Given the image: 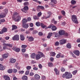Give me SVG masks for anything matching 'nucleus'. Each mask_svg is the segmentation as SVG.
Returning <instances> with one entry per match:
<instances>
[{"label":"nucleus","mask_w":80,"mask_h":80,"mask_svg":"<svg viewBox=\"0 0 80 80\" xmlns=\"http://www.w3.org/2000/svg\"><path fill=\"white\" fill-rule=\"evenodd\" d=\"M51 15V12H48V16H47L45 18V19H47V18H50V15Z\"/></svg>","instance_id":"31"},{"label":"nucleus","mask_w":80,"mask_h":80,"mask_svg":"<svg viewBox=\"0 0 80 80\" xmlns=\"http://www.w3.org/2000/svg\"><path fill=\"white\" fill-rule=\"evenodd\" d=\"M13 19H14L15 22H19L21 19V16L17 12L14 13V15L12 17Z\"/></svg>","instance_id":"1"},{"label":"nucleus","mask_w":80,"mask_h":80,"mask_svg":"<svg viewBox=\"0 0 80 80\" xmlns=\"http://www.w3.org/2000/svg\"><path fill=\"white\" fill-rule=\"evenodd\" d=\"M16 62V59L12 58H11L10 59V63H14Z\"/></svg>","instance_id":"13"},{"label":"nucleus","mask_w":80,"mask_h":80,"mask_svg":"<svg viewBox=\"0 0 80 80\" xmlns=\"http://www.w3.org/2000/svg\"><path fill=\"white\" fill-rule=\"evenodd\" d=\"M38 67L39 68H42V66L40 64H39L38 65Z\"/></svg>","instance_id":"54"},{"label":"nucleus","mask_w":80,"mask_h":80,"mask_svg":"<svg viewBox=\"0 0 80 80\" xmlns=\"http://www.w3.org/2000/svg\"><path fill=\"white\" fill-rule=\"evenodd\" d=\"M20 39L22 41H23L24 40H25V37L22 35H20Z\"/></svg>","instance_id":"28"},{"label":"nucleus","mask_w":80,"mask_h":80,"mask_svg":"<svg viewBox=\"0 0 80 80\" xmlns=\"http://www.w3.org/2000/svg\"><path fill=\"white\" fill-rule=\"evenodd\" d=\"M27 45H22L21 46V47L22 48H27Z\"/></svg>","instance_id":"39"},{"label":"nucleus","mask_w":80,"mask_h":80,"mask_svg":"<svg viewBox=\"0 0 80 80\" xmlns=\"http://www.w3.org/2000/svg\"><path fill=\"white\" fill-rule=\"evenodd\" d=\"M57 29V28L56 27V26H53L52 27V31H55Z\"/></svg>","instance_id":"30"},{"label":"nucleus","mask_w":80,"mask_h":80,"mask_svg":"<svg viewBox=\"0 0 80 80\" xmlns=\"http://www.w3.org/2000/svg\"><path fill=\"white\" fill-rule=\"evenodd\" d=\"M53 60H54V58L53 57H52L50 58V60L51 62H52Z\"/></svg>","instance_id":"63"},{"label":"nucleus","mask_w":80,"mask_h":80,"mask_svg":"<svg viewBox=\"0 0 80 80\" xmlns=\"http://www.w3.org/2000/svg\"><path fill=\"white\" fill-rule=\"evenodd\" d=\"M58 33L60 35H65V31L63 30H60Z\"/></svg>","instance_id":"14"},{"label":"nucleus","mask_w":80,"mask_h":80,"mask_svg":"<svg viewBox=\"0 0 80 80\" xmlns=\"http://www.w3.org/2000/svg\"><path fill=\"white\" fill-rule=\"evenodd\" d=\"M77 42L78 43H80V38L78 39L77 40Z\"/></svg>","instance_id":"64"},{"label":"nucleus","mask_w":80,"mask_h":80,"mask_svg":"<svg viewBox=\"0 0 80 80\" xmlns=\"http://www.w3.org/2000/svg\"><path fill=\"white\" fill-rule=\"evenodd\" d=\"M12 50L16 52H19L20 51V49L18 48H17L15 47L12 48Z\"/></svg>","instance_id":"11"},{"label":"nucleus","mask_w":80,"mask_h":80,"mask_svg":"<svg viewBox=\"0 0 80 80\" xmlns=\"http://www.w3.org/2000/svg\"><path fill=\"white\" fill-rule=\"evenodd\" d=\"M24 73V71H20L19 72V74H23Z\"/></svg>","instance_id":"45"},{"label":"nucleus","mask_w":80,"mask_h":80,"mask_svg":"<svg viewBox=\"0 0 80 80\" xmlns=\"http://www.w3.org/2000/svg\"><path fill=\"white\" fill-rule=\"evenodd\" d=\"M66 40L65 39H62L59 41L60 43V45H63L66 43Z\"/></svg>","instance_id":"10"},{"label":"nucleus","mask_w":80,"mask_h":80,"mask_svg":"<svg viewBox=\"0 0 80 80\" xmlns=\"http://www.w3.org/2000/svg\"><path fill=\"white\" fill-rule=\"evenodd\" d=\"M17 65H18V64H16V67L18 68V70H20V67L19 66H17Z\"/></svg>","instance_id":"46"},{"label":"nucleus","mask_w":80,"mask_h":80,"mask_svg":"<svg viewBox=\"0 0 80 80\" xmlns=\"http://www.w3.org/2000/svg\"><path fill=\"white\" fill-rule=\"evenodd\" d=\"M45 76H42V80H45Z\"/></svg>","instance_id":"59"},{"label":"nucleus","mask_w":80,"mask_h":80,"mask_svg":"<svg viewBox=\"0 0 80 80\" xmlns=\"http://www.w3.org/2000/svg\"><path fill=\"white\" fill-rule=\"evenodd\" d=\"M5 69V68L2 65L0 64V70H4Z\"/></svg>","instance_id":"19"},{"label":"nucleus","mask_w":80,"mask_h":80,"mask_svg":"<svg viewBox=\"0 0 80 80\" xmlns=\"http://www.w3.org/2000/svg\"><path fill=\"white\" fill-rule=\"evenodd\" d=\"M22 52H23V53H24V52H26V49H22Z\"/></svg>","instance_id":"49"},{"label":"nucleus","mask_w":80,"mask_h":80,"mask_svg":"<svg viewBox=\"0 0 80 80\" xmlns=\"http://www.w3.org/2000/svg\"><path fill=\"white\" fill-rule=\"evenodd\" d=\"M41 27H42V28H45L47 27V26H46V25H44V24H43V23H41Z\"/></svg>","instance_id":"32"},{"label":"nucleus","mask_w":80,"mask_h":80,"mask_svg":"<svg viewBox=\"0 0 80 80\" xmlns=\"http://www.w3.org/2000/svg\"><path fill=\"white\" fill-rule=\"evenodd\" d=\"M34 19L35 20H38V19H39V18L37 16H35L34 17Z\"/></svg>","instance_id":"43"},{"label":"nucleus","mask_w":80,"mask_h":80,"mask_svg":"<svg viewBox=\"0 0 80 80\" xmlns=\"http://www.w3.org/2000/svg\"><path fill=\"white\" fill-rule=\"evenodd\" d=\"M61 13L63 15H65V12L64 11H61Z\"/></svg>","instance_id":"51"},{"label":"nucleus","mask_w":80,"mask_h":80,"mask_svg":"<svg viewBox=\"0 0 80 80\" xmlns=\"http://www.w3.org/2000/svg\"><path fill=\"white\" fill-rule=\"evenodd\" d=\"M3 77L5 80H10V77L8 76H4Z\"/></svg>","instance_id":"21"},{"label":"nucleus","mask_w":80,"mask_h":80,"mask_svg":"<svg viewBox=\"0 0 80 80\" xmlns=\"http://www.w3.org/2000/svg\"><path fill=\"white\" fill-rule=\"evenodd\" d=\"M0 22H1V23H3V22H5V20L4 19H2L0 20Z\"/></svg>","instance_id":"44"},{"label":"nucleus","mask_w":80,"mask_h":80,"mask_svg":"<svg viewBox=\"0 0 80 80\" xmlns=\"http://www.w3.org/2000/svg\"><path fill=\"white\" fill-rule=\"evenodd\" d=\"M77 73V70L74 71H73L72 72V73H73V75H75V74H76V73Z\"/></svg>","instance_id":"47"},{"label":"nucleus","mask_w":80,"mask_h":80,"mask_svg":"<svg viewBox=\"0 0 80 80\" xmlns=\"http://www.w3.org/2000/svg\"><path fill=\"white\" fill-rule=\"evenodd\" d=\"M22 79L23 80H27L28 77L26 76H24L22 77Z\"/></svg>","instance_id":"26"},{"label":"nucleus","mask_w":80,"mask_h":80,"mask_svg":"<svg viewBox=\"0 0 80 80\" xmlns=\"http://www.w3.org/2000/svg\"><path fill=\"white\" fill-rule=\"evenodd\" d=\"M34 78L36 80H40V77L38 74H36L34 75Z\"/></svg>","instance_id":"15"},{"label":"nucleus","mask_w":80,"mask_h":80,"mask_svg":"<svg viewBox=\"0 0 80 80\" xmlns=\"http://www.w3.org/2000/svg\"><path fill=\"white\" fill-rule=\"evenodd\" d=\"M71 17V19L73 22H75V23H78V21H77V18L76 16L72 15V16Z\"/></svg>","instance_id":"4"},{"label":"nucleus","mask_w":80,"mask_h":80,"mask_svg":"<svg viewBox=\"0 0 80 80\" xmlns=\"http://www.w3.org/2000/svg\"><path fill=\"white\" fill-rule=\"evenodd\" d=\"M27 22V19L25 18L23 19L22 20V25H23L24 24H25Z\"/></svg>","instance_id":"18"},{"label":"nucleus","mask_w":80,"mask_h":80,"mask_svg":"<svg viewBox=\"0 0 80 80\" xmlns=\"http://www.w3.org/2000/svg\"><path fill=\"white\" fill-rule=\"evenodd\" d=\"M29 74V71H27L25 72V75H28Z\"/></svg>","instance_id":"61"},{"label":"nucleus","mask_w":80,"mask_h":80,"mask_svg":"<svg viewBox=\"0 0 80 80\" xmlns=\"http://www.w3.org/2000/svg\"><path fill=\"white\" fill-rule=\"evenodd\" d=\"M12 30H15L17 29V27L15 26V25H12Z\"/></svg>","instance_id":"25"},{"label":"nucleus","mask_w":80,"mask_h":80,"mask_svg":"<svg viewBox=\"0 0 80 80\" xmlns=\"http://www.w3.org/2000/svg\"><path fill=\"white\" fill-rule=\"evenodd\" d=\"M42 12H39L37 14L38 16V17H40V16L42 15Z\"/></svg>","instance_id":"40"},{"label":"nucleus","mask_w":80,"mask_h":80,"mask_svg":"<svg viewBox=\"0 0 80 80\" xmlns=\"http://www.w3.org/2000/svg\"><path fill=\"white\" fill-rule=\"evenodd\" d=\"M34 75V73H33V72H30V76H33V75Z\"/></svg>","instance_id":"53"},{"label":"nucleus","mask_w":80,"mask_h":80,"mask_svg":"<svg viewBox=\"0 0 80 80\" xmlns=\"http://www.w3.org/2000/svg\"><path fill=\"white\" fill-rule=\"evenodd\" d=\"M61 70L62 72H65V69L63 68H62L61 69Z\"/></svg>","instance_id":"55"},{"label":"nucleus","mask_w":80,"mask_h":80,"mask_svg":"<svg viewBox=\"0 0 80 80\" xmlns=\"http://www.w3.org/2000/svg\"><path fill=\"white\" fill-rule=\"evenodd\" d=\"M36 25L37 27H39V26H40V23L39 22H37L36 23Z\"/></svg>","instance_id":"36"},{"label":"nucleus","mask_w":80,"mask_h":80,"mask_svg":"<svg viewBox=\"0 0 80 80\" xmlns=\"http://www.w3.org/2000/svg\"><path fill=\"white\" fill-rule=\"evenodd\" d=\"M38 35L39 36H42V35H43V33L41 32H39Z\"/></svg>","instance_id":"56"},{"label":"nucleus","mask_w":80,"mask_h":80,"mask_svg":"<svg viewBox=\"0 0 80 80\" xmlns=\"http://www.w3.org/2000/svg\"><path fill=\"white\" fill-rule=\"evenodd\" d=\"M7 32V28H6L5 27H4L2 30L1 31H0V34H3V33H5Z\"/></svg>","instance_id":"8"},{"label":"nucleus","mask_w":80,"mask_h":80,"mask_svg":"<svg viewBox=\"0 0 80 80\" xmlns=\"http://www.w3.org/2000/svg\"><path fill=\"white\" fill-rule=\"evenodd\" d=\"M22 27L23 28H27L28 27V25L27 24H22Z\"/></svg>","instance_id":"23"},{"label":"nucleus","mask_w":80,"mask_h":80,"mask_svg":"<svg viewBox=\"0 0 80 80\" xmlns=\"http://www.w3.org/2000/svg\"><path fill=\"white\" fill-rule=\"evenodd\" d=\"M54 71L55 72L56 75H58L59 74V71L58 69L56 68H55L54 69Z\"/></svg>","instance_id":"22"},{"label":"nucleus","mask_w":80,"mask_h":80,"mask_svg":"<svg viewBox=\"0 0 80 80\" xmlns=\"http://www.w3.org/2000/svg\"><path fill=\"white\" fill-rule=\"evenodd\" d=\"M4 12H5V14L3 13H1V14H0V19L2 18L5 17V14L8 13V9H5L4 10Z\"/></svg>","instance_id":"5"},{"label":"nucleus","mask_w":80,"mask_h":80,"mask_svg":"<svg viewBox=\"0 0 80 80\" xmlns=\"http://www.w3.org/2000/svg\"><path fill=\"white\" fill-rule=\"evenodd\" d=\"M21 10L24 13H27V11L28 10V7L25 6L24 7L23 9H22Z\"/></svg>","instance_id":"7"},{"label":"nucleus","mask_w":80,"mask_h":80,"mask_svg":"<svg viewBox=\"0 0 80 80\" xmlns=\"http://www.w3.org/2000/svg\"><path fill=\"white\" fill-rule=\"evenodd\" d=\"M32 63H33V64H34V63H36V61H34V60H32L31 61Z\"/></svg>","instance_id":"60"},{"label":"nucleus","mask_w":80,"mask_h":80,"mask_svg":"<svg viewBox=\"0 0 80 80\" xmlns=\"http://www.w3.org/2000/svg\"><path fill=\"white\" fill-rule=\"evenodd\" d=\"M38 54L36 56V60H39L41 57H42L43 55V54L40 52H38Z\"/></svg>","instance_id":"3"},{"label":"nucleus","mask_w":80,"mask_h":80,"mask_svg":"<svg viewBox=\"0 0 80 80\" xmlns=\"http://www.w3.org/2000/svg\"><path fill=\"white\" fill-rule=\"evenodd\" d=\"M62 77L64 78L68 79L72 77V75L70 72H66L64 74L62 75Z\"/></svg>","instance_id":"2"},{"label":"nucleus","mask_w":80,"mask_h":80,"mask_svg":"<svg viewBox=\"0 0 80 80\" xmlns=\"http://www.w3.org/2000/svg\"><path fill=\"white\" fill-rule=\"evenodd\" d=\"M32 33L33 34H35V33H38V31H34Z\"/></svg>","instance_id":"58"},{"label":"nucleus","mask_w":80,"mask_h":80,"mask_svg":"<svg viewBox=\"0 0 80 80\" xmlns=\"http://www.w3.org/2000/svg\"><path fill=\"white\" fill-rule=\"evenodd\" d=\"M42 9V10H44V7L42 6H38V8L37 9V11H38V12H39V9Z\"/></svg>","instance_id":"17"},{"label":"nucleus","mask_w":80,"mask_h":80,"mask_svg":"<svg viewBox=\"0 0 80 80\" xmlns=\"http://www.w3.org/2000/svg\"><path fill=\"white\" fill-rule=\"evenodd\" d=\"M13 72L14 73H17V70L14 69L13 70Z\"/></svg>","instance_id":"57"},{"label":"nucleus","mask_w":80,"mask_h":80,"mask_svg":"<svg viewBox=\"0 0 80 80\" xmlns=\"http://www.w3.org/2000/svg\"><path fill=\"white\" fill-rule=\"evenodd\" d=\"M3 45L4 46H5V47H9L10 48H12L13 47V45L10 43L6 44L4 43L3 44Z\"/></svg>","instance_id":"9"},{"label":"nucleus","mask_w":80,"mask_h":80,"mask_svg":"<svg viewBox=\"0 0 80 80\" xmlns=\"http://www.w3.org/2000/svg\"><path fill=\"white\" fill-rule=\"evenodd\" d=\"M24 57L27 58L28 57V54H24Z\"/></svg>","instance_id":"62"},{"label":"nucleus","mask_w":80,"mask_h":80,"mask_svg":"<svg viewBox=\"0 0 80 80\" xmlns=\"http://www.w3.org/2000/svg\"><path fill=\"white\" fill-rule=\"evenodd\" d=\"M24 5H29V3H28V2H25L24 3Z\"/></svg>","instance_id":"48"},{"label":"nucleus","mask_w":80,"mask_h":80,"mask_svg":"<svg viewBox=\"0 0 80 80\" xmlns=\"http://www.w3.org/2000/svg\"><path fill=\"white\" fill-rule=\"evenodd\" d=\"M51 2L54 3V4L57 3V0H51Z\"/></svg>","instance_id":"41"},{"label":"nucleus","mask_w":80,"mask_h":80,"mask_svg":"<svg viewBox=\"0 0 80 80\" xmlns=\"http://www.w3.org/2000/svg\"><path fill=\"white\" fill-rule=\"evenodd\" d=\"M5 38L6 40H9V38H10V37L8 36H7L5 37Z\"/></svg>","instance_id":"50"},{"label":"nucleus","mask_w":80,"mask_h":80,"mask_svg":"<svg viewBox=\"0 0 80 80\" xmlns=\"http://www.w3.org/2000/svg\"><path fill=\"white\" fill-rule=\"evenodd\" d=\"M8 72L9 73H12L13 72V70L12 69H9L8 70Z\"/></svg>","instance_id":"38"},{"label":"nucleus","mask_w":80,"mask_h":80,"mask_svg":"<svg viewBox=\"0 0 80 80\" xmlns=\"http://www.w3.org/2000/svg\"><path fill=\"white\" fill-rule=\"evenodd\" d=\"M52 35H53V33L52 32H49L48 34V35L47 36V38H50L52 36Z\"/></svg>","instance_id":"20"},{"label":"nucleus","mask_w":80,"mask_h":80,"mask_svg":"<svg viewBox=\"0 0 80 80\" xmlns=\"http://www.w3.org/2000/svg\"><path fill=\"white\" fill-rule=\"evenodd\" d=\"M8 55H9V54H8V53H6L2 54V57L6 59L8 58Z\"/></svg>","instance_id":"12"},{"label":"nucleus","mask_w":80,"mask_h":80,"mask_svg":"<svg viewBox=\"0 0 80 80\" xmlns=\"http://www.w3.org/2000/svg\"><path fill=\"white\" fill-rule=\"evenodd\" d=\"M59 44H60V43H59V42L58 41H57L55 42V46H58Z\"/></svg>","instance_id":"37"},{"label":"nucleus","mask_w":80,"mask_h":80,"mask_svg":"<svg viewBox=\"0 0 80 80\" xmlns=\"http://www.w3.org/2000/svg\"><path fill=\"white\" fill-rule=\"evenodd\" d=\"M12 39L13 40H16L17 41L19 40V35L17 34L14 35L12 37Z\"/></svg>","instance_id":"6"},{"label":"nucleus","mask_w":80,"mask_h":80,"mask_svg":"<svg viewBox=\"0 0 80 80\" xmlns=\"http://www.w3.org/2000/svg\"><path fill=\"white\" fill-rule=\"evenodd\" d=\"M76 1L73 0H72L71 1V4L72 5H75L76 3Z\"/></svg>","instance_id":"34"},{"label":"nucleus","mask_w":80,"mask_h":80,"mask_svg":"<svg viewBox=\"0 0 80 80\" xmlns=\"http://www.w3.org/2000/svg\"><path fill=\"white\" fill-rule=\"evenodd\" d=\"M31 66H28L26 67V68L28 70H30L31 68Z\"/></svg>","instance_id":"42"},{"label":"nucleus","mask_w":80,"mask_h":80,"mask_svg":"<svg viewBox=\"0 0 80 80\" xmlns=\"http://www.w3.org/2000/svg\"><path fill=\"white\" fill-rule=\"evenodd\" d=\"M50 55L51 57H54L55 55V53L53 52H51L50 53Z\"/></svg>","instance_id":"33"},{"label":"nucleus","mask_w":80,"mask_h":80,"mask_svg":"<svg viewBox=\"0 0 80 80\" xmlns=\"http://www.w3.org/2000/svg\"><path fill=\"white\" fill-rule=\"evenodd\" d=\"M54 33L55 37H58V33H55V32H54Z\"/></svg>","instance_id":"52"},{"label":"nucleus","mask_w":80,"mask_h":80,"mask_svg":"<svg viewBox=\"0 0 80 80\" xmlns=\"http://www.w3.org/2000/svg\"><path fill=\"white\" fill-rule=\"evenodd\" d=\"M31 58H35V53H32L31 54Z\"/></svg>","instance_id":"29"},{"label":"nucleus","mask_w":80,"mask_h":80,"mask_svg":"<svg viewBox=\"0 0 80 80\" xmlns=\"http://www.w3.org/2000/svg\"><path fill=\"white\" fill-rule=\"evenodd\" d=\"M66 47L68 48H71V47H72V46L70 44V43H68L66 45Z\"/></svg>","instance_id":"27"},{"label":"nucleus","mask_w":80,"mask_h":80,"mask_svg":"<svg viewBox=\"0 0 80 80\" xmlns=\"http://www.w3.org/2000/svg\"><path fill=\"white\" fill-rule=\"evenodd\" d=\"M73 53L77 55V56H79L80 55V52L78 51L75 50L73 51Z\"/></svg>","instance_id":"16"},{"label":"nucleus","mask_w":80,"mask_h":80,"mask_svg":"<svg viewBox=\"0 0 80 80\" xmlns=\"http://www.w3.org/2000/svg\"><path fill=\"white\" fill-rule=\"evenodd\" d=\"M48 66H49V67H53V63H52L49 62L48 63Z\"/></svg>","instance_id":"35"},{"label":"nucleus","mask_w":80,"mask_h":80,"mask_svg":"<svg viewBox=\"0 0 80 80\" xmlns=\"http://www.w3.org/2000/svg\"><path fill=\"white\" fill-rule=\"evenodd\" d=\"M33 40H34V38L32 37H31L28 38V41H30V42H33Z\"/></svg>","instance_id":"24"}]
</instances>
